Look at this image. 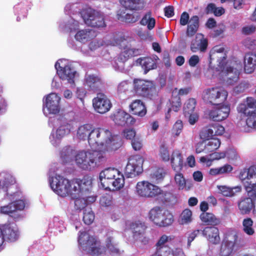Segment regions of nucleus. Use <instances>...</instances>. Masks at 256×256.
Returning <instances> with one entry per match:
<instances>
[{
	"label": "nucleus",
	"mask_w": 256,
	"mask_h": 256,
	"mask_svg": "<svg viewBox=\"0 0 256 256\" xmlns=\"http://www.w3.org/2000/svg\"><path fill=\"white\" fill-rule=\"evenodd\" d=\"M122 140L120 136L112 134L109 130L102 128L98 146H104V150L102 151L104 152L105 154L106 152H111L116 150L122 146Z\"/></svg>",
	"instance_id": "423d86ee"
},
{
	"label": "nucleus",
	"mask_w": 256,
	"mask_h": 256,
	"mask_svg": "<svg viewBox=\"0 0 256 256\" xmlns=\"http://www.w3.org/2000/svg\"><path fill=\"white\" fill-rule=\"evenodd\" d=\"M50 186L58 195L62 196H70L76 198L84 191H89L92 186V178L84 176L82 179L74 178L70 180L60 175H56L49 179Z\"/></svg>",
	"instance_id": "f257e3e1"
},
{
	"label": "nucleus",
	"mask_w": 256,
	"mask_h": 256,
	"mask_svg": "<svg viewBox=\"0 0 256 256\" xmlns=\"http://www.w3.org/2000/svg\"><path fill=\"white\" fill-rule=\"evenodd\" d=\"M238 210L242 214H247L256 208L252 199L250 197L242 198L238 203Z\"/></svg>",
	"instance_id": "a878e982"
},
{
	"label": "nucleus",
	"mask_w": 256,
	"mask_h": 256,
	"mask_svg": "<svg viewBox=\"0 0 256 256\" xmlns=\"http://www.w3.org/2000/svg\"><path fill=\"white\" fill-rule=\"evenodd\" d=\"M92 127V125L90 124H84L80 126L77 130V137L80 140L87 139L89 142L90 136L91 134Z\"/></svg>",
	"instance_id": "f704fd0d"
},
{
	"label": "nucleus",
	"mask_w": 256,
	"mask_h": 256,
	"mask_svg": "<svg viewBox=\"0 0 256 256\" xmlns=\"http://www.w3.org/2000/svg\"><path fill=\"white\" fill-rule=\"evenodd\" d=\"M160 156L164 162H168L170 159L168 148L164 144L160 146Z\"/></svg>",
	"instance_id": "13d9d810"
},
{
	"label": "nucleus",
	"mask_w": 256,
	"mask_h": 256,
	"mask_svg": "<svg viewBox=\"0 0 256 256\" xmlns=\"http://www.w3.org/2000/svg\"><path fill=\"white\" fill-rule=\"evenodd\" d=\"M116 42L120 48L124 49V50L120 54L118 57L117 60L118 62L124 63L130 58L136 56L138 50L128 48V42L124 36L117 38Z\"/></svg>",
	"instance_id": "ddd939ff"
},
{
	"label": "nucleus",
	"mask_w": 256,
	"mask_h": 256,
	"mask_svg": "<svg viewBox=\"0 0 256 256\" xmlns=\"http://www.w3.org/2000/svg\"><path fill=\"white\" fill-rule=\"evenodd\" d=\"M55 68L60 78L62 80H67L69 82L73 81L74 77L75 72L70 66L66 65L64 67L60 66V64L57 62L55 64Z\"/></svg>",
	"instance_id": "412c9836"
},
{
	"label": "nucleus",
	"mask_w": 256,
	"mask_h": 256,
	"mask_svg": "<svg viewBox=\"0 0 256 256\" xmlns=\"http://www.w3.org/2000/svg\"><path fill=\"white\" fill-rule=\"evenodd\" d=\"M202 234L210 242L216 244L219 242L220 238L219 230L216 226H206L202 231Z\"/></svg>",
	"instance_id": "4be33fe9"
},
{
	"label": "nucleus",
	"mask_w": 256,
	"mask_h": 256,
	"mask_svg": "<svg viewBox=\"0 0 256 256\" xmlns=\"http://www.w3.org/2000/svg\"><path fill=\"white\" fill-rule=\"evenodd\" d=\"M156 59L150 57H144L142 58H139L137 60L138 62L144 70V72L146 74L148 71L151 70L156 68Z\"/></svg>",
	"instance_id": "2f4dec72"
},
{
	"label": "nucleus",
	"mask_w": 256,
	"mask_h": 256,
	"mask_svg": "<svg viewBox=\"0 0 256 256\" xmlns=\"http://www.w3.org/2000/svg\"><path fill=\"white\" fill-rule=\"evenodd\" d=\"M150 219L157 226L166 227L174 222L173 216L168 210L159 206L152 208L148 213Z\"/></svg>",
	"instance_id": "6e6552de"
},
{
	"label": "nucleus",
	"mask_w": 256,
	"mask_h": 256,
	"mask_svg": "<svg viewBox=\"0 0 256 256\" xmlns=\"http://www.w3.org/2000/svg\"><path fill=\"white\" fill-rule=\"evenodd\" d=\"M183 128V124L181 120H178L174 124L172 128L173 134L176 136H178L182 132Z\"/></svg>",
	"instance_id": "69168bd1"
},
{
	"label": "nucleus",
	"mask_w": 256,
	"mask_h": 256,
	"mask_svg": "<svg viewBox=\"0 0 256 256\" xmlns=\"http://www.w3.org/2000/svg\"><path fill=\"white\" fill-rule=\"evenodd\" d=\"M140 17L139 15L134 16L130 14H126L124 16H122L121 14H118V19L126 23H134L138 20Z\"/></svg>",
	"instance_id": "09e8293b"
},
{
	"label": "nucleus",
	"mask_w": 256,
	"mask_h": 256,
	"mask_svg": "<svg viewBox=\"0 0 256 256\" xmlns=\"http://www.w3.org/2000/svg\"><path fill=\"white\" fill-rule=\"evenodd\" d=\"M192 212L188 208L184 210L180 214L182 224H186L191 222Z\"/></svg>",
	"instance_id": "4d7b16f0"
},
{
	"label": "nucleus",
	"mask_w": 256,
	"mask_h": 256,
	"mask_svg": "<svg viewBox=\"0 0 256 256\" xmlns=\"http://www.w3.org/2000/svg\"><path fill=\"white\" fill-rule=\"evenodd\" d=\"M242 45L250 50H256V40L247 38L243 40Z\"/></svg>",
	"instance_id": "052dcab7"
},
{
	"label": "nucleus",
	"mask_w": 256,
	"mask_h": 256,
	"mask_svg": "<svg viewBox=\"0 0 256 256\" xmlns=\"http://www.w3.org/2000/svg\"><path fill=\"white\" fill-rule=\"evenodd\" d=\"M130 88L129 83L128 80H124L120 82L117 88V93L120 96H122L126 94Z\"/></svg>",
	"instance_id": "3c124183"
},
{
	"label": "nucleus",
	"mask_w": 256,
	"mask_h": 256,
	"mask_svg": "<svg viewBox=\"0 0 256 256\" xmlns=\"http://www.w3.org/2000/svg\"><path fill=\"white\" fill-rule=\"evenodd\" d=\"M81 14L85 24L88 26L97 28L106 26L104 16L99 11L88 8L84 10Z\"/></svg>",
	"instance_id": "9d476101"
},
{
	"label": "nucleus",
	"mask_w": 256,
	"mask_h": 256,
	"mask_svg": "<svg viewBox=\"0 0 256 256\" xmlns=\"http://www.w3.org/2000/svg\"><path fill=\"white\" fill-rule=\"evenodd\" d=\"M218 188L220 192L224 196L232 197L242 191V188L240 186L230 188L225 186H218Z\"/></svg>",
	"instance_id": "e433bc0d"
},
{
	"label": "nucleus",
	"mask_w": 256,
	"mask_h": 256,
	"mask_svg": "<svg viewBox=\"0 0 256 256\" xmlns=\"http://www.w3.org/2000/svg\"><path fill=\"white\" fill-rule=\"evenodd\" d=\"M87 191H84L82 192L78 196H76V198H72L73 199H74V207L77 210H81L84 209L86 206V200L84 198H80V196L84 192H86Z\"/></svg>",
	"instance_id": "5fc2aeb1"
},
{
	"label": "nucleus",
	"mask_w": 256,
	"mask_h": 256,
	"mask_svg": "<svg viewBox=\"0 0 256 256\" xmlns=\"http://www.w3.org/2000/svg\"><path fill=\"white\" fill-rule=\"evenodd\" d=\"M102 128L92 127L91 134L90 136L89 144L92 146H97L100 136Z\"/></svg>",
	"instance_id": "79ce46f5"
},
{
	"label": "nucleus",
	"mask_w": 256,
	"mask_h": 256,
	"mask_svg": "<svg viewBox=\"0 0 256 256\" xmlns=\"http://www.w3.org/2000/svg\"><path fill=\"white\" fill-rule=\"evenodd\" d=\"M188 24L186 34L188 36L192 37L196 34L199 27V18L198 16H192Z\"/></svg>",
	"instance_id": "473e14b6"
},
{
	"label": "nucleus",
	"mask_w": 256,
	"mask_h": 256,
	"mask_svg": "<svg viewBox=\"0 0 256 256\" xmlns=\"http://www.w3.org/2000/svg\"><path fill=\"white\" fill-rule=\"evenodd\" d=\"M208 112L209 118L214 121L221 122L229 116L230 106L228 104H218Z\"/></svg>",
	"instance_id": "2eb2a0df"
},
{
	"label": "nucleus",
	"mask_w": 256,
	"mask_h": 256,
	"mask_svg": "<svg viewBox=\"0 0 256 256\" xmlns=\"http://www.w3.org/2000/svg\"><path fill=\"white\" fill-rule=\"evenodd\" d=\"M232 170L233 168L231 165L226 164L220 168H210L209 174L212 176H216L230 172Z\"/></svg>",
	"instance_id": "37998d69"
},
{
	"label": "nucleus",
	"mask_w": 256,
	"mask_h": 256,
	"mask_svg": "<svg viewBox=\"0 0 256 256\" xmlns=\"http://www.w3.org/2000/svg\"><path fill=\"white\" fill-rule=\"evenodd\" d=\"M174 239V236H167L166 234H162L158 240L155 244V246H168L166 244L171 242Z\"/></svg>",
	"instance_id": "864d4df0"
},
{
	"label": "nucleus",
	"mask_w": 256,
	"mask_h": 256,
	"mask_svg": "<svg viewBox=\"0 0 256 256\" xmlns=\"http://www.w3.org/2000/svg\"><path fill=\"white\" fill-rule=\"evenodd\" d=\"M240 239L238 240V234L236 232L227 234L224 238L220 250V256H231L235 248L240 245Z\"/></svg>",
	"instance_id": "9b49d317"
},
{
	"label": "nucleus",
	"mask_w": 256,
	"mask_h": 256,
	"mask_svg": "<svg viewBox=\"0 0 256 256\" xmlns=\"http://www.w3.org/2000/svg\"><path fill=\"white\" fill-rule=\"evenodd\" d=\"M256 68V54L246 52L244 56V70L246 74H252Z\"/></svg>",
	"instance_id": "393cba45"
},
{
	"label": "nucleus",
	"mask_w": 256,
	"mask_h": 256,
	"mask_svg": "<svg viewBox=\"0 0 256 256\" xmlns=\"http://www.w3.org/2000/svg\"><path fill=\"white\" fill-rule=\"evenodd\" d=\"M111 118L116 124L122 126L133 125L136 122L134 118L121 110H119L111 115Z\"/></svg>",
	"instance_id": "dca6fc26"
},
{
	"label": "nucleus",
	"mask_w": 256,
	"mask_h": 256,
	"mask_svg": "<svg viewBox=\"0 0 256 256\" xmlns=\"http://www.w3.org/2000/svg\"><path fill=\"white\" fill-rule=\"evenodd\" d=\"M121 5L130 10H140L144 7V0H120Z\"/></svg>",
	"instance_id": "cd10ccee"
},
{
	"label": "nucleus",
	"mask_w": 256,
	"mask_h": 256,
	"mask_svg": "<svg viewBox=\"0 0 256 256\" xmlns=\"http://www.w3.org/2000/svg\"><path fill=\"white\" fill-rule=\"evenodd\" d=\"M25 207L24 200H19L10 203L8 204L1 206L0 212L4 214H12L18 210H22Z\"/></svg>",
	"instance_id": "5701e85b"
},
{
	"label": "nucleus",
	"mask_w": 256,
	"mask_h": 256,
	"mask_svg": "<svg viewBox=\"0 0 256 256\" xmlns=\"http://www.w3.org/2000/svg\"><path fill=\"white\" fill-rule=\"evenodd\" d=\"M5 240L10 242L17 240L20 236L18 228L14 222H8L2 226L1 228Z\"/></svg>",
	"instance_id": "a211bd4d"
},
{
	"label": "nucleus",
	"mask_w": 256,
	"mask_h": 256,
	"mask_svg": "<svg viewBox=\"0 0 256 256\" xmlns=\"http://www.w3.org/2000/svg\"><path fill=\"white\" fill-rule=\"evenodd\" d=\"M133 90L137 96L150 100L156 99L158 96L156 84L152 80L134 78Z\"/></svg>",
	"instance_id": "39448f33"
},
{
	"label": "nucleus",
	"mask_w": 256,
	"mask_h": 256,
	"mask_svg": "<svg viewBox=\"0 0 256 256\" xmlns=\"http://www.w3.org/2000/svg\"><path fill=\"white\" fill-rule=\"evenodd\" d=\"M156 251L152 256H169L170 248L169 246H155Z\"/></svg>",
	"instance_id": "603ef678"
},
{
	"label": "nucleus",
	"mask_w": 256,
	"mask_h": 256,
	"mask_svg": "<svg viewBox=\"0 0 256 256\" xmlns=\"http://www.w3.org/2000/svg\"><path fill=\"white\" fill-rule=\"evenodd\" d=\"M100 204L101 206L108 207L112 204V198L110 196L106 194L101 197L100 200Z\"/></svg>",
	"instance_id": "0e129e2a"
},
{
	"label": "nucleus",
	"mask_w": 256,
	"mask_h": 256,
	"mask_svg": "<svg viewBox=\"0 0 256 256\" xmlns=\"http://www.w3.org/2000/svg\"><path fill=\"white\" fill-rule=\"evenodd\" d=\"M176 172V173L174 175V178L175 182L178 186V189L182 190L184 189H186V190H189L192 186V184H188V186H186V182H188V180H186L182 174L180 173V172Z\"/></svg>",
	"instance_id": "ea45409f"
},
{
	"label": "nucleus",
	"mask_w": 256,
	"mask_h": 256,
	"mask_svg": "<svg viewBox=\"0 0 256 256\" xmlns=\"http://www.w3.org/2000/svg\"><path fill=\"white\" fill-rule=\"evenodd\" d=\"M94 220V213L90 210H85L84 211L83 221L86 224L90 225Z\"/></svg>",
	"instance_id": "6e6d98bb"
},
{
	"label": "nucleus",
	"mask_w": 256,
	"mask_h": 256,
	"mask_svg": "<svg viewBox=\"0 0 256 256\" xmlns=\"http://www.w3.org/2000/svg\"><path fill=\"white\" fill-rule=\"evenodd\" d=\"M253 221L252 218H244L242 222L243 231L248 236H252L254 234V230L252 228Z\"/></svg>",
	"instance_id": "49530a36"
},
{
	"label": "nucleus",
	"mask_w": 256,
	"mask_h": 256,
	"mask_svg": "<svg viewBox=\"0 0 256 256\" xmlns=\"http://www.w3.org/2000/svg\"><path fill=\"white\" fill-rule=\"evenodd\" d=\"M74 156L75 152L70 146L64 148L60 152V157L64 162H70Z\"/></svg>",
	"instance_id": "a18cd8bd"
},
{
	"label": "nucleus",
	"mask_w": 256,
	"mask_h": 256,
	"mask_svg": "<svg viewBox=\"0 0 256 256\" xmlns=\"http://www.w3.org/2000/svg\"><path fill=\"white\" fill-rule=\"evenodd\" d=\"M104 152L100 150L81 151L75 156L77 165L84 170H90L106 161Z\"/></svg>",
	"instance_id": "f03ea898"
},
{
	"label": "nucleus",
	"mask_w": 256,
	"mask_h": 256,
	"mask_svg": "<svg viewBox=\"0 0 256 256\" xmlns=\"http://www.w3.org/2000/svg\"><path fill=\"white\" fill-rule=\"evenodd\" d=\"M123 136L131 141L136 138V132L134 128H126L122 132Z\"/></svg>",
	"instance_id": "680f3d73"
},
{
	"label": "nucleus",
	"mask_w": 256,
	"mask_h": 256,
	"mask_svg": "<svg viewBox=\"0 0 256 256\" xmlns=\"http://www.w3.org/2000/svg\"><path fill=\"white\" fill-rule=\"evenodd\" d=\"M220 141L218 138H212L206 144V154L218 150L220 145Z\"/></svg>",
	"instance_id": "c03bdc74"
},
{
	"label": "nucleus",
	"mask_w": 256,
	"mask_h": 256,
	"mask_svg": "<svg viewBox=\"0 0 256 256\" xmlns=\"http://www.w3.org/2000/svg\"><path fill=\"white\" fill-rule=\"evenodd\" d=\"M60 98L55 93L48 95L46 100V106L50 114H56L60 112Z\"/></svg>",
	"instance_id": "6ab92c4d"
},
{
	"label": "nucleus",
	"mask_w": 256,
	"mask_h": 256,
	"mask_svg": "<svg viewBox=\"0 0 256 256\" xmlns=\"http://www.w3.org/2000/svg\"><path fill=\"white\" fill-rule=\"evenodd\" d=\"M140 24L144 26H147V28L149 30L153 29L156 25V20L152 16V12H148L144 16L142 20L140 22Z\"/></svg>",
	"instance_id": "58836bf2"
},
{
	"label": "nucleus",
	"mask_w": 256,
	"mask_h": 256,
	"mask_svg": "<svg viewBox=\"0 0 256 256\" xmlns=\"http://www.w3.org/2000/svg\"><path fill=\"white\" fill-rule=\"evenodd\" d=\"M202 230H196L190 232L188 236V246L190 247L194 238L202 234Z\"/></svg>",
	"instance_id": "774afa93"
},
{
	"label": "nucleus",
	"mask_w": 256,
	"mask_h": 256,
	"mask_svg": "<svg viewBox=\"0 0 256 256\" xmlns=\"http://www.w3.org/2000/svg\"><path fill=\"white\" fill-rule=\"evenodd\" d=\"M196 104V101L195 98H189L184 104L183 108L184 114H188L194 112Z\"/></svg>",
	"instance_id": "de8ad7c7"
},
{
	"label": "nucleus",
	"mask_w": 256,
	"mask_h": 256,
	"mask_svg": "<svg viewBox=\"0 0 256 256\" xmlns=\"http://www.w3.org/2000/svg\"><path fill=\"white\" fill-rule=\"evenodd\" d=\"M130 112L134 115L142 117L146 114V108L144 102L140 100H133L129 106Z\"/></svg>",
	"instance_id": "b1692460"
},
{
	"label": "nucleus",
	"mask_w": 256,
	"mask_h": 256,
	"mask_svg": "<svg viewBox=\"0 0 256 256\" xmlns=\"http://www.w3.org/2000/svg\"><path fill=\"white\" fill-rule=\"evenodd\" d=\"M246 190L250 196L256 197V182L252 184L246 182L244 184Z\"/></svg>",
	"instance_id": "e2e57ef3"
},
{
	"label": "nucleus",
	"mask_w": 256,
	"mask_h": 256,
	"mask_svg": "<svg viewBox=\"0 0 256 256\" xmlns=\"http://www.w3.org/2000/svg\"><path fill=\"white\" fill-rule=\"evenodd\" d=\"M146 228L144 223L140 221L133 222L130 224V228L132 231L134 238L140 234H144Z\"/></svg>",
	"instance_id": "c9c22d12"
},
{
	"label": "nucleus",
	"mask_w": 256,
	"mask_h": 256,
	"mask_svg": "<svg viewBox=\"0 0 256 256\" xmlns=\"http://www.w3.org/2000/svg\"><path fill=\"white\" fill-rule=\"evenodd\" d=\"M106 248L110 254H118L120 250L118 244L114 240L112 232H108L106 234Z\"/></svg>",
	"instance_id": "c85d7f7f"
},
{
	"label": "nucleus",
	"mask_w": 256,
	"mask_h": 256,
	"mask_svg": "<svg viewBox=\"0 0 256 256\" xmlns=\"http://www.w3.org/2000/svg\"><path fill=\"white\" fill-rule=\"evenodd\" d=\"M224 51V48L223 47L215 46L210 53V63L216 60L218 62V66L224 69L226 58V54H223Z\"/></svg>",
	"instance_id": "aec40b11"
},
{
	"label": "nucleus",
	"mask_w": 256,
	"mask_h": 256,
	"mask_svg": "<svg viewBox=\"0 0 256 256\" xmlns=\"http://www.w3.org/2000/svg\"><path fill=\"white\" fill-rule=\"evenodd\" d=\"M228 93L220 87H214L204 90L202 94L204 101L213 105H218L224 103L227 99Z\"/></svg>",
	"instance_id": "1a4fd4ad"
},
{
	"label": "nucleus",
	"mask_w": 256,
	"mask_h": 256,
	"mask_svg": "<svg viewBox=\"0 0 256 256\" xmlns=\"http://www.w3.org/2000/svg\"><path fill=\"white\" fill-rule=\"evenodd\" d=\"M72 128V126L70 124L66 122H63L56 130V138L61 139L68 134Z\"/></svg>",
	"instance_id": "4c0bfd02"
},
{
	"label": "nucleus",
	"mask_w": 256,
	"mask_h": 256,
	"mask_svg": "<svg viewBox=\"0 0 256 256\" xmlns=\"http://www.w3.org/2000/svg\"><path fill=\"white\" fill-rule=\"evenodd\" d=\"M94 110L100 114H104L109 111L112 104L107 96L102 93H98L92 100Z\"/></svg>",
	"instance_id": "4468645a"
},
{
	"label": "nucleus",
	"mask_w": 256,
	"mask_h": 256,
	"mask_svg": "<svg viewBox=\"0 0 256 256\" xmlns=\"http://www.w3.org/2000/svg\"><path fill=\"white\" fill-rule=\"evenodd\" d=\"M170 163L172 168L176 172H180L184 166V160L182 154L179 150H174L172 154Z\"/></svg>",
	"instance_id": "bb28decb"
},
{
	"label": "nucleus",
	"mask_w": 256,
	"mask_h": 256,
	"mask_svg": "<svg viewBox=\"0 0 256 256\" xmlns=\"http://www.w3.org/2000/svg\"><path fill=\"white\" fill-rule=\"evenodd\" d=\"M200 218L202 222L206 225L216 226L220 223V218H217L212 213L202 212Z\"/></svg>",
	"instance_id": "72a5a7b5"
},
{
	"label": "nucleus",
	"mask_w": 256,
	"mask_h": 256,
	"mask_svg": "<svg viewBox=\"0 0 256 256\" xmlns=\"http://www.w3.org/2000/svg\"><path fill=\"white\" fill-rule=\"evenodd\" d=\"M166 172L162 168H157L154 169L150 174V178L156 183H158L163 180L166 175Z\"/></svg>",
	"instance_id": "a19ab883"
},
{
	"label": "nucleus",
	"mask_w": 256,
	"mask_h": 256,
	"mask_svg": "<svg viewBox=\"0 0 256 256\" xmlns=\"http://www.w3.org/2000/svg\"><path fill=\"white\" fill-rule=\"evenodd\" d=\"M90 31L86 30L78 31L75 35V38L79 42L88 40L90 36Z\"/></svg>",
	"instance_id": "bf43d9fd"
},
{
	"label": "nucleus",
	"mask_w": 256,
	"mask_h": 256,
	"mask_svg": "<svg viewBox=\"0 0 256 256\" xmlns=\"http://www.w3.org/2000/svg\"><path fill=\"white\" fill-rule=\"evenodd\" d=\"M85 81L86 85L94 92L98 90L102 84L100 78L94 74L86 76Z\"/></svg>",
	"instance_id": "7c9ffc66"
},
{
	"label": "nucleus",
	"mask_w": 256,
	"mask_h": 256,
	"mask_svg": "<svg viewBox=\"0 0 256 256\" xmlns=\"http://www.w3.org/2000/svg\"><path fill=\"white\" fill-rule=\"evenodd\" d=\"M238 113L247 116L246 124L248 128L256 129V108H249L245 104H240L237 107Z\"/></svg>",
	"instance_id": "f3484780"
},
{
	"label": "nucleus",
	"mask_w": 256,
	"mask_h": 256,
	"mask_svg": "<svg viewBox=\"0 0 256 256\" xmlns=\"http://www.w3.org/2000/svg\"><path fill=\"white\" fill-rule=\"evenodd\" d=\"M214 135L220 136L224 132V128L220 124H211Z\"/></svg>",
	"instance_id": "338daca9"
},
{
	"label": "nucleus",
	"mask_w": 256,
	"mask_h": 256,
	"mask_svg": "<svg viewBox=\"0 0 256 256\" xmlns=\"http://www.w3.org/2000/svg\"><path fill=\"white\" fill-rule=\"evenodd\" d=\"M99 179L102 188L106 190H120L124 184L123 174L115 168H108L102 170Z\"/></svg>",
	"instance_id": "7ed1b4c3"
},
{
	"label": "nucleus",
	"mask_w": 256,
	"mask_h": 256,
	"mask_svg": "<svg viewBox=\"0 0 256 256\" xmlns=\"http://www.w3.org/2000/svg\"><path fill=\"white\" fill-rule=\"evenodd\" d=\"M208 40L204 38H199L198 36L193 40L190 44V50L193 52H196L198 50L204 52L208 47Z\"/></svg>",
	"instance_id": "c756f323"
},
{
	"label": "nucleus",
	"mask_w": 256,
	"mask_h": 256,
	"mask_svg": "<svg viewBox=\"0 0 256 256\" xmlns=\"http://www.w3.org/2000/svg\"><path fill=\"white\" fill-rule=\"evenodd\" d=\"M80 232L78 242L82 250L92 255L101 254L105 252L104 247L95 238L89 236L86 232Z\"/></svg>",
	"instance_id": "0eeeda50"
},
{
	"label": "nucleus",
	"mask_w": 256,
	"mask_h": 256,
	"mask_svg": "<svg viewBox=\"0 0 256 256\" xmlns=\"http://www.w3.org/2000/svg\"><path fill=\"white\" fill-rule=\"evenodd\" d=\"M144 162V158L140 156H131L125 168V175L128 178H132L142 173Z\"/></svg>",
	"instance_id": "f8f14e48"
},
{
	"label": "nucleus",
	"mask_w": 256,
	"mask_h": 256,
	"mask_svg": "<svg viewBox=\"0 0 256 256\" xmlns=\"http://www.w3.org/2000/svg\"><path fill=\"white\" fill-rule=\"evenodd\" d=\"M200 138L204 140H209V138L214 135L211 125L204 128L200 132Z\"/></svg>",
	"instance_id": "8fccbe9b"
},
{
	"label": "nucleus",
	"mask_w": 256,
	"mask_h": 256,
	"mask_svg": "<svg viewBox=\"0 0 256 256\" xmlns=\"http://www.w3.org/2000/svg\"><path fill=\"white\" fill-rule=\"evenodd\" d=\"M136 192L140 196L146 198H154L162 196L164 202H170L173 196L171 192H164L158 186L145 180L137 183Z\"/></svg>",
	"instance_id": "20e7f679"
}]
</instances>
